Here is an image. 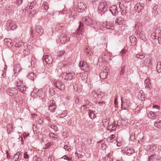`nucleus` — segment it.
<instances>
[{
    "instance_id": "f257e3e1",
    "label": "nucleus",
    "mask_w": 161,
    "mask_h": 161,
    "mask_svg": "<svg viewBox=\"0 0 161 161\" xmlns=\"http://www.w3.org/2000/svg\"><path fill=\"white\" fill-rule=\"evenodd\" d=\"M75 75V73L74 72L70 73H64L61 74L63 81L65 82L66 81L68 80H71L72 79L73 77Z\"/></svg>"
},
{
    "instance_id": "f03ea898",
    "label": "nucleus",
    "mask_w": 161,
    "mask_h": 161,
    "mask_svg": "<svg viewBox=\"0 0 161 161\" xmlns=\"http://www.w3.org/2000/svg\"><path fill=\"white\" fill-rule=\"evenodd\" d=\"M108 8L107 3L105 2H101L99 4L98 10L103 12L107 10Z\"/></svg>"
},
{
    "instance_id": "7ed1b4c3",
    "label": "nucleus",
    "mask_w": 161,
    "mask_h": 161,
    "mask_svg": "<svg viewBox=\"0 0 161 161\" xmlns=\"http://www.w3.org/2000/svg\"><path fill=\"white\" fill-rule=\"evenodd\" d=\"M79 65L81 69L86 72H88L89 71V66L84 61L80 62Z\"/></svg>"
},
{
    "instance_id": "20e7f679",
    "label": "nucleus",
    "mask_w": 161,
    "mask_h": 161,
    "mask_svg": "<svg viewBox=\"0 0 161 161\" xmlns=\"http://www.w3.org/2000/svg\"><path fill=\"white\" fill-rule=\"evenodd\" d=\"M82 21L84 23L88 25H93L94 23V22L93 20L87 17H86L83 18Z\"/></svg>"
},
{
    "instance_id": "39448f33",
    "label": "nucleus",
    "mask_w": 161,
    "mask_h": 161,
    "mask_svg": "<svg viewBox=\"0 0 161 161\" xmlns=\"http://www.w3.org/2000/svg\"><path fill=\"white\" fill-rule=\"evenodd\" d=\"M77 10L78 12H82L86 8V6L84 3L80 2L77 4Z\"/></svg>"
},
{
    "instance_id": "423d86ee",
    "label": "nucleus",
    "mask_w": 161,
    "mask_h": 161,
    "mask_svg": "<svg viewBox=\"0 0 161 161\" xmlns=\"http://www.w3.org/2000/svg\"><path fill=\"white\" fill-rule=\"evenodd\" d=\"M42 60L43 61L45 62L47 64H52L53 59L49 55H46L43 56L42 58Z\"/></svg>"
},
{
    "instance_id": "0eeeda50",
    "label": "nucleus",
    "mask_w": 161,
    "mask_h": 161,
    "mask_svg": "<svg viewBox=\"0 0 161 161\" xmlns=\"http://www.w3.org/2000/svg\"><path fill=\"white\" fill-rule=\"evenodd\" d=\"M60 41L62 44L65 43L67 41H69V37L64 34L61 35L59 37Z\"/></svg>"
},
{
    "instance_id": "6e6552de",
    "label": "nucleus",
    "mask_w": 161,
    "mask_h": 161,
    "mask_svg": "<svg viewBox=\"0 0 161 161\" xmlns=\"http://www.w3.org/2000/svg\"><path fill=\"white\" fill-rule=\"evenodd\" d=\"M91 95L93 97L97 98L98 99H101L103 97V95L101 92H97L95 91H92Z\"/></svg>"
},
{
    "instance_id": "1a4fd4ad",
    "label": "nucleus",
    "mask_w": 161,
    "mask_h": 161,
    "mask_svg": "<svg viewBox=\"0 0 161 161\" xmlns=\"http://www.w3.org/2000/svg\"><path fill=\"white\" fill-rule=\"evenodd\" d=\"M54 85L57 88L61 90H64L65 88L64 85L59 81H55Z\"/></svg>"
},
{
    "instance_id": "9d476101",
    "label": "nucleus",
    "mask_w": 161,
    "mask_h": 161,
    "mask_svg": "<svg viewBox=\"0 0 161 161\" xmlns=\"http://www.w3.org/2000/svg\"><path fill=\"white\" fill-rule=\"evenodd\" d=\"M108 71L106 68L105 70H103L102 72L100 73V78L103 79H106L107 76L108 75Z\"/></svg>"
},
{
    "instance_id": "9b49d317",
    "label": "nucleus",
    "mask_w": 161,
    "mask_h": 161,
    "mask_svg": "<svg viewBox=\"0 0 161 161\" xmlns=\"http://www.w3.org/2000/svg\"><path fill=\"white\" fill-rule=\"evenodd\" d=\"M51 104L49 107V109L53 112H54V110L56 108V106L55 105V103L54 101L52 100L50 101Z\"/></svg>"
},
{
    "instance_id": "f8f14e48",
    "label": "nucleus",
    "mask_w": 161,
    "mask_h": 161,
    "mask_svg": "<svg viewBox=\"0 0 161 161\" xmlns=\"http://www.w3.org/2000/svg\"><path fill=\"white\" fill-rule=\"evenodd\" d=\"M109 9L113 15H115V14L118 12L117 7L115 5H112L109 7Z\"/></svg>"
},
{
    "instance_id": "ddd939ff",
    "label": "nucleus",
    "mask_w": 161,
    "mask_h": 161,
    "mask_svg": "<svg viewBox=\"0 0 161 161\" xmlns=\"http://www.w3.org/2000/svg\"><path fill=\"white\" fill-rule=\"evenodd\" d=\"M83 24L80 23L78 29L77 30V33L78 35H81L84 31Z\"/></svg>"
},
{
    "instance_id": "4468645a",
    "label": "nucleus",
    "mask_w": 161,
    "mask_h": 161,
    "mask_svg": "<svg viewBox=\"0 0 161 161\" xmlns=\"http://www.w3.org/2000/svg\"><path fill=\"white\" fill-rule=\"evenodd\" d=\"M109 122V120L108 119L106 118L103 119L102 121V123L104 126L107 127H108V128H110L111 127V125L108 126Z\"/></svg>"
},
{
    "instance_id": "2eb2a0df",
    "label": "nucleus",
    "mask_w": 161,
    "mask_h": 161,
    "mask_svg": "<svg viewBox=\"0 0 161 161\" xmlns=\"http://www.w3.org/2000/svg\"><path fill=\"white\" fill-rule=\"evenodd\" d=\"M138 98L142 101L144 100L146 98L143 90H141L139 92Z\"/></svg>"
},
{
    "instance_id": "dca6fc26",
    "label": "nucleus",
    "mask_w": 161,
    "mask_h": 161,
    "mask_svg": "<svg viewBox=\"0 0 161 161\" xmlns=\"http://www.w3.org/2000/svg\"><path fill=\"white\" fill-rule=\"evenodd\" d=\"M130 42L132 45H134L136 44V39L133 36H131L129 37Z\"/></svg>"
},
{
    "instance_id": "f3484780",
    "label": "nucleus",
    "mask_w": 161,
    "mask_h": 161,
    "mask_svg": "<svg viewBox=\"0 0 161 161\" xmlns=\"http://www.w3.org/2000/svg\"><path fill=\"white\" fill-rule=\"evenodd\" d=\"M156 145H148L145 148L146 150L150 151H153L156 149Z\"/></svg>"
},
{
    "instance_id": "a211bd4d",
    "label": "nucleus",
    "mask_w": 161,
    "mask_h": 161,
    "mask_svg": "<svg viewBox=\"0 0 161 161\" xmlns=\"http://www.w3.org/2000/svg\"><path fill=\"white\" fill-rule=\"evenodd\" d=\"M35 30L37 33L39 35H41L43 32V30L40 26L36 27Z\"/></svg>"
},
{
    "instance_id": "6ab92c4d",
    "label": "nucleus",
    "mask_w": 161,
    "mask_h": 161,
    "mask_svg": "<svg viewBox=\"0 0 161 161\" xmlns=\"http://www.w3.org/2000/svg\"><path fill=\"white\" fill-rule=\"evenodd\" d=\"M145 85L146 87L150 88L151 86V83L150 81L149 78L147 77L146 79L145 80Z\"/></svg>"
},
{
    "instance_id": "aec40b11",
    "label": "nucleus",
    "mask_w": 161,
    "mask_h": 161,
    "mask_svg": "<svg viewBox=\"0 0 161 161\" xmlns=\"http://www.w3.org/2000/svg\"><path fill=\"white\" fill-rule=\"evenodd\" d=\"M135 8L136 11L138 12H141V10L143 8L142 6L141 5L140 3H137L135 7Z\"/></svg>"
},
{
    "instance_id": "412c9836",
    "label": "nucleus",
    "mask_w": 161,
    "mask_h": 161,
    "mask_svg": "<svg viewBox=\"0 0 161 161\" xmlns=\"http://www.w3.org/2000/svg\"><path fill=\"white\" fill-rule=\"evenodd\" d=\"M154 125L155 127L158 128H161V120L158 119L154 123Z\"/></svg>"
},
{
    "instance_id": "4be33fe9",
    "label": "nucleus",
    "mask_w": 161,
    "mask_h": 161,
    "mask_svg": "<svg viewBox=\"0 0 161 161\" xmlns=\"http://www.w3.org/2000/svg\"><path fill=\"white\" fill-rule=\"evenodd\" d=\"M5 44L8 47H10L11 45L12 41L9 38H6L4 40Z\"/></svg>"
},
{
    "instance_id": "5701e85b",
    "label": "nucleus",
    "mask_w": 161,
    "mask_h": 161,
    "mask_svg": "<svg viewBox=\"0 0 161 161\" xmlns=\"http://www.w3.org/2000/svg\"><path fill=\"white\" fill-rule=\"evenodd\" d=\"M73 86L75 91L77 92H80L81 91V89L80 86H79L76 83L74 84Z\"/></svg>"
},
{
    "instance_id": "b1692460",
    "label": "nucleus",
    "mask_w": 161,
    "mask_h": 161,
    "mask_svg": "<svg viewBox=\"0 0 161 161\" xmlns=\"http://www.w3.org/2000/svg\"><path fill=\"white\" fill-rule=\"evenodd\" d=\"M139 34L140 38L142 40L145 41L146 40V37L144 36V32L143 31H141L140 32Z\"/></svg>"
},
{
    "instance_id": "393cba45",
    "label": "nucleus",
    "mask_w": 161,
    "mask_h": 161,
    "mask_svg": "<svg viewBox=\"0 0 161 161\" xmlns=\"http://www.w3.org/2000/svg\"><path fill=\"white\" fill-rule=\"evenodd\" d=\"M7 132L8 133L10 132V131L13 129V127L12 126V124L9 123L7 124Z\"/></svg>"
},
{
    "instance_id": "a878e982",
    "label": "nucleus",
    "mask_w": 161,
    "mask_h": 161,
    "mask_svg": "<svg viewBox=\"0 0 161 161\" xmlns=\"http://www.w3.org/2000/svg\"><path fill=\"white\" fill-rule=\"evenodd\" d=\"M147 115L148 117L151 119H154L155 118V112L151 111Z\"/></svg>"
},
{
    "instance_id": "bb28decb",
    "label": "nucleus",
    "mask_w": 161,
    "mask_h": 161,
    "mask_svg": "<svg viewBox=\"0 0 161 161\" xmlns=\"http://www.w3.org/2000/svg\"><path fill=\"white\" fill-rule=\"evenodd\" d=\"M70 11L71 12V15L73 16L76 15V11L75 8H70Z\"/></svg>"
},
{
    "instance_id": "cd10ccee",
    "label": "nucleus",
    "mask_w": 161,
    "mask_h": 161,
    "mask_svg": "<svg viewBox=\"0 0 161 161\" xmlns=\"http://www.w3.org/2000/svg\"><path fill=\"white\" fill-rule=\"evenodd\" d=\"M87 77L88 75L87 73H84L82 75L81 79L83 81L85 82L86 80Z\"/></svg>"
},
{
    "instance_id": "c85d7f7f",
    "label": "nucleus",
    "mask_w": 161,
    "mask_h": 161,
    "mask_svg": "<svg viewBox=\"0 0 161 161\" xmlns=\"http://www.w3.org/2000/svg\"><path fill=\"white\" fill-rule=\"evenodd\" d=\"M125 153H126V154L129 155V154H133L134 153H135V152L133 149L130 148L129 149H127V151L126 152H125Z\"/></svg>"
},
{
    "instance_id": "c756f323",
    "label": "nucleus",
    "mask_w": 161,
    "mask_h": 161,
    "mask_svg": "<svg viewBox=\"0 0 161 161\" xmlns=\"http://www.w3.org/2000/svg\"><path fill=\"white\" fill-rule=\"evenodd\" d=\"M42 7L46 10L49 8V4L47 2H45L43 3Z\"/></svg>"
},
{
    "instance_id": "7c9ffc66",
    "label": "nucleus",
    "mask_w": 161,
    "mask_h": 161,
    "mask_svg": "<svg viewBox=\"0 0 161 161\" xmlns=\"http://www.w3.org/2000/svg\"><path fill=\"white\" fill-rule=\"evenodd\" d=\"M89 116L91 119H94L95 117V114L92 110H89Z\"/></svg>"
},
{
    "instance_id": "2f4dec72",
    "label": "nucleus",
    "mask_w": 161,
    "mask_h": 161,
    "mask_svg": "<svg viewBox=\"0 0 161 161\" xmlns=\"http://www.w3.org/2000/svg\"><path fill=\"white\" fill-rule=\"evenodd\" d=\"M20 153H18L14 155L13 158L14 160L15 161H18L19 160V156L20 155Z\"/></svg>"
},
{
    "instance_id": "473e14b6",
    "label": "nucleus",
    "mask_w": 161,
    "mask_h": 161,
    "mask_svg": "<svg viewBox=\"0 0 161 161\" xmlns=\"http://www.w3.org/2000/svg\"><path fill=\"white\" fill-rule=\"evenodd\" d=\"M22 84H24L22 81L19 79H18L16 82V86L18 87H21V86Z\"/></svg>"
},
{
    "instance_id": "72a5a7b5",
    "label": "nucleus",
    "mask_w": 161,
    "mask_h": 161,
    "mask_svg": "<svg viewBox=\"0 0 161 161\" xmlns=\"http://www.w3.org/2000/svg\"><path fill=\"white\" fill-rule=\"evenodd\" d=\"M157 68L158 72H161V62L159 61L157 63Z\"/></svg>"
},
{
    "instance_id": "f704fd0d",
    "label": "nucleus",
    "mask_w": 161,
    "mask_h": 161,
    "mask_svg": "<svg viewBox=\"0 0 161 161\" xmlns=\"http://www.w3.org/2000/svg\"><path fill=\"white\" fill-rule=\"evenodd\" d=\"M60 159H64L65 160H67L68 161H73L71 158H70L67 155H64Z\"/></svg>"
},
{
    "instance_id": "c9c22d12",
    "label": "nucleus",
    "mask_w": 161,
    "mask_h": 161,
    "mask_svg": "<svg viewBox=\"0 0 161 161\" xmlns=\"http://www.w3.org/2000/svg\"><path fill=\"white\" fill-rule=\"evenodd\" d=\"M136 57L138 59H142L145 57V56L142 54H137L136 55Z\"/></svg>"
},
{
    "instance_id": "e433bc0d",
    "label": "nucleus",
    "mask_w": 161,
    "mask_h": 161,
    "mask_svg": "<svg viewBox=\"0 0 161 161\" xmlns=\"http://www.w3.org/2000/svg\"><path fill=\"white\" fill-rule=\"evenodd\" d=\"M18 89H19L21 92H22L26 90V87L24 84H22L21 87H18Z\"/></svg>"
},
{
    "instance_id": "4c0bfd02",
    "label": "nucleus",
    "mask_w": 161,
    "mask_h": 161,
    "mask_svg": "<svg viewBox=\"0 0 161 161\" xmlns=\"http://www.w3.org/2000/svg\"><path fill=\"white\" fill-rule=\"evenodd\" d=\"M36 77V76L35 75L34 73L33 72H31L29 73L27 75V77L29 78L31 80H33L34 79V77Z\"/></svg>"
},
{
    "instance_id": "58836bf2",
    "label": "nucleus",
    "mask_w": 161,
    "mask_h": 161,
    "mask_svg": "<svg viewBox=\"0 0 161 161\" xmlns=\"http://www.w3.org/2000/svg\"><path fill=\"white\" fill-rule=\"evenodd\" d=\"M14 90L17 91V90L14 88H12V89H10L8 90V93L10 95L12 96V95H13L14 94Z\"/></svg>"
},
{
    "instance_id": "ea45409f",
    "label": "nucleus",
    "mask_w": 161,
    "mask_h": 161,
    "mask_svg": "<svg viewBox=\"0 0 161 161\" xmlns=\"http://www.w3.org/2000/svg\"><path fill=\"white\" fill-rule=\"evenodd\" d=\"M157 8H158V6H155L153 8V14L154 15H156L158 13V11L157 10Z\"/></svg>"
},
{
    "instance_id": "a19ab883",
    "label": "nucleus",
    "mask_w": 161,
    "mask_h": 161,
    "mask_svg": "<svg viewBox=\"0 0 161 161\" xmlns=\"http://www.w3.org/2000/svg\"><path fill=\"white\" fill-rule=\"evenodd\" d=\"M85 52L86 53L87 55L88 56L91 55V54H92L90 51L89 49L87 48H86V50L85 51Z\"/></svg>"
},
{
    "instance_id": "79ce46f5",
    "label": "nucleus",
    "mask_w": 161,
    "mask_h": 161,
    "mask_svg": "<svg viewBox=\"0 0 161 161\" xmlns=\"http://www.w3.org/2000/svg\"><path fill=\"white\" fill-rule=\"evenodd\" d=\"M67 114V111H64L60 115V118H63L65 117Z\"/></svg>"
},
{
    "instance_id": "37998d69",
    "label": "nucleus",
    "mask_w": 161,
    "mask_h": 161,
    "mask_svg": "<svg viewBox=\"0 0 161 161\" xmlns=\"http://www.w3.org/2000/svg\"><path fill=\"white\" fill-rule=\"evenodd\" d=\"M122 18L121 17H119L115 21V23L119 25V23L122 20Z\"/></svg>"
},
{
    "instance_id": "c03bdc74",
    "label": "nucleus",
    "mask_w": 161,
    "mask_h": 161,
    "mask_svg": "<svg viewBox=\"0 0 161 161\" xmlns=\"http://www.w3.org/2000/svg\"><path fill=\"white\" fill-rule=\"evenodd\" d=\"M50 127H51L52 129H53L55 131L57 130L58 127L57 126L54 125H49Z\"/></svg>"
},
{
    "instance_id": "a18cd8bd",
    "label": "nucleus",
    "mask_w": 161,
    "mask_h": 161,
    "mask_svg": "<svg viewBox=\"0 0 161 161\" xmlns=\"http://www.w3.org/2000/svg\"><path fill=\"white\" fill-rule=\"evenodd\" d=\"M115 135H112L107 138V140L108 141H111L113 139H114L115 138Z\"/></svg>"
},
{
    "instance_id": "49530a36",
    "label": "nucleus",
    "mask_w": 161,
    "mask_h": 161,
    "mask_svg": "<svg viewBox=\"0 0 161 161\" xmlns=\"http://www.w3.org/2000/svg\"><path fill=\"white\" fill-rule=\"evenodd\" d=\"M63 147L66 150H68L69 151L70 150V146H68L67 145H64Z\"/></svg>"
},
{
    "instance_id": "de8ad7c7",
    "label": "nucleus",
    "mask_w": 161,
    "mask_h": 161,
    "mask_svg": "<svg viewBox=\"0 0 161 161\" xmlns=\"http://www.w3.org/2000/svg\"><path fill=\"white\" fill-rule=\"evenodd\" d=\"M22 42H18V43H16L15 46L16 47H20L22 45Z\"/></svg>"
},
{
    "instance_id": "09e8293b",
    "label": "nucleus",
    "mask_w": 161,
    "mask_h": 161,
    "mask_svg": "<svg viewBox=\"0 0 161 161\" xmlns=\"http://www.w3.org/2000/svg\"><path fill=\"white\" fill-rule=\"evenodd\" d=\"M101 147L103 150H105L106 148L107 147L105 142H103L102 143Z\"/></svg>"
},
{
    "instance_id": "8fccbe9b",
    "label": "nucleus",
    "mask_w": 161,
    "mask_h": 161,
    "mask_svg": "<svg viewBox=\"0 0 161 161\" xmlns=\"http://www.w3.org/2000/svg\"><path fill=\"white\" fill-rule=\"evenodd\" d=\"M125 71V66H123L121 69V70L120 71V75H123Z\"/></svg>"
},
{
    "instance_id": "3c124183",
    "label": "nucleus",
    "mask_w": 161,
    "mask_h": 161,
    "mask_svg": "<svg viewBox=\"0 0 161 161\" xmlns=\"http://www.w3.org/2000/svg\"><path fill=\"white\" fill-rule=\"evenodd\" d=\"M152 106H153V108H156L157 109H159V107L157 105H154V104H151L149 106L150 107H151Z\"/></svg>"
},
{
    "instance_id": "603ef678",
    "label": "nucleus",
    "mask_w": 161,
    "mask_h": 161,
    "mask_svg": "<svg viewBox=\"0 0 161 161\" xmlns=\"http://www.w3.org/2000/svg\"><path fill=\"white\" fill-rule=\"evenodd\" d=\"M33 161H42V159L37 157H35L33 158Z\"/></svg>"
},
{
    "instance_id": "864d4df0",
    "label": "nucleus",
    "mask_w": 161,
    "mask_h": 161,
    "mask_svg": "<svg viewBox=\"0 0 161 161\" xmlns=\"http://www.w3.org/2000/svg\"><path fill=\"white\" fill-rule=\"evenodd\" d=\"M144 62L145 63L149 64L151 63V60L149 58H147L145 59Z\"/></svg>"
},
{
    "instance_id": "5fc2aeb1",
    "label": "nucleus",
    "mask_w": 161,
    "mask_h": 161,
    "mask_svg": "<svg viewBox=\"0 0 161 161\" xmlns=\"http://www.w3.org/2000/svg\"><path fill=\"white\" fill-rule=\"evenodd\" d=\"M64 53V51H61L60 52H59V53H57V56H58V57H61L62 56Z\"/></svg>"
},
{
    "instance_id": "6e6d98bb",
    "label": "nucleus",
    "mask_w": 161,
    "mask_h": 161,
    "mask_svg": "<svg viewBox=\"0 0 161 161\" xmlns=\"http://www.w3.org/2000/svg\"><path fill=\"white\" fill-rule=\"evenodd\" d=\"M49 136L51 137H52L53 138H57V136H56L54 133H49Z\"/></svg>"
},
{
    "instance_id": "4d7b16f0",
    "label": "nucleus",
    "mask_w": 161,
    "mask_h": 161,
    "mask_svg": "<svg viewBox=\"0 0 161 161\" xmlns=\"http://www.w3.org/2000/svg\"><path fill=\"white\" fill-rule=\"evenodd\" d=\"M7 13L8 14H11L13 13V11L10 8H8L7 9Z\"/></svg>"
},
{
    "instance_id": "13d9d810",
    "label": "nucleus",
    "mask_w": 161,
    "mask_h": 161,
    "mask_svg": "<svg viewBox=\"0 0 161 161\" xmlns=\"http://www.w3.org/2000/svg\"><path fill=\"white\" fill-rule=\"evenodd\" d=\"M156 34L154 32L152 33L151 34V38L153 39H156Z\"/></svg>"
},
{
    "instance_id": "bf43d9fd",
    "label": "nucleus",
    "mask_w": 161,
    "mask_h": 161,
    "mask_svg": "<svg viewBox=\"0 0 161 161\" xmlns=\"http://www.w3.org/2000/svg\"><path fill=\"white\" fill-rule=\"evenodd\" d=\"M47 161H54V157L52 156H50L48 159Z\"/></svg>"
},
{
    "instance_id": "052dcab7",
    "label": "nucleus",
    "mask_w": 161,
    "mask_h": 161,
    "mask_svg": "<svg viewBox=\"0 0 161 161\" xmlns=\"http://www.w3.org/2000/svg\"><path fill=\"white\" fill-rule=\"evenodd\" d=\"M127 52V51L125 49H122L121 52V54L122 56H123L124 54H125Z\"/></svg>"
},
{
    "instance_id": "680f3d73",
    "label": "nucleus",
    "mask_w": 161,
    "mask_h": 161,
    "mask_svg": "<svg viewBox=\"0 0 161 161\" xmlns=\"http://www.w3.org/2000/svg\"><path fill=\"white\" fill-rule=\"evenodd\" d=\"M15 68H14V71H16V72H19V69L18 70L16 68V67H19V65H15Z\"/></svg>"
},
{
    "instance_id": "e2e57ef3",
    "label": "nucleus",
    "mask_w": 161,
    "mask_h": 161,
    "mask_svg": "<svg viewBox=\"0 0 161 161\" xmlns=\"http://www.w3.org/2000/svg\"><path fill=\"white\" fill-rule=\"evenodd\" d=\"M135 134L134 133H132L130 136V138L131 139V140H132L133 139H135Z\"/></svg>"
},
{
    "instance_id": "0e129e2a",
    "label": "nucleus",
    "mask_w": 161,
    "mask_h": 161,
    "mask_svg": "<svg viewBox=\"0 0 161 161\" xmlns=\"http://www.w3.org/2000/svg\"><path fill=\"white\" fill-rule=\"evenodd\" d=\"M37 11L36 10H32L30 12V14H31L34 15L35 14Z\"/></svg>"
},
{
    "instance_id": "69168bd1",
    "label": "nucleus",
    "mask_w": 161,
    "mask_h": 161,
    "mask_svg": "<svg viewBox=\"0 0 161 161\" xmlns=\"http://www.w3.org/2000/svg\"><path fill=\"white\" fill-rule=\"evenodd\" d=\"M119 7L120 9H123L125 7V6L120 3L119 4Z\"/></svg>"
},
{
    "instance_id": "338daca9",
    "label": "nucleus",
    "mask_w": 161,
    "mask_h": 161,
    "mask_svg": "<svg viewBox=\"0 0 161 161\" xmlns=\"http://www.w3.org/2000/svg\"><path fill=\"white\" fill-rule=\"evenodd\" d=\"M64 24L62 23L60 24L59 25H57V26H56V27H58V28H59V27L60 28H62L64 26Z\"/></svg>"
},
{
    "instance_id": "774afa93",
    "label": "nucleus",
    "mask_w": 161,
    "mask_h": 161,
    "mask_svg": "<svg viewBox=\"0 0 161 161\" xmlns=\"http://www.w3.org/2000/svg\"><path fill=\"white\" fill-rule=\"evenodd\" d=\"M17 5H19L22 2V0H16V1Z\"/></svg>"
}]
</instances>
